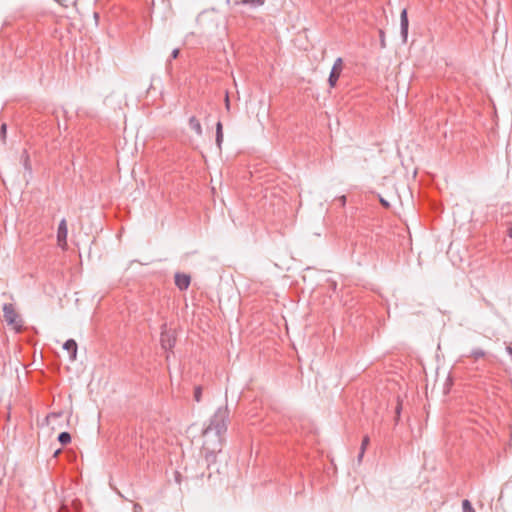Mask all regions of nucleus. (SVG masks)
Here are the masks:
<instances>
[{
    "instance_id": "12",
    "label": "nucleus",
    "mask_w": 512,
    "mask_h": 512,
    "mask_svg": "<svg viewBox=\"0 0 512 512\" xmlns=\"http://www.w3.org/2000/svg\"><path fill=\"white\" fill-rule=\"evenodd\" d=\"M223 143V126L220 121L216 124V144L219 149H221Z\"/></svg>"
},
{
    "instance_id": "6",
    "label": "nucleus",
    "mask_w": 512,
    "mask_h": 512,
    "mask_svg": "<svg viewBox=\"0 0 512 512\" xmlns=\"http://www.w3.org/2000/svg\"><path fill=\"white\" fill-rule=\"evenodd\" d=\"M408 27H409V20H408L407 9H403L400 14V28H401L402 40L404 43L407 42Z\"/></svg>"
},
{
    "instance_id": "22",
    "label": "nucleus",
    "mask_w": 512,
    "mask_h": 512,
    "mask_svg": "<svg viewBox=\"0 0 512 512\" xmlns=\"http://www.w3.org/2000/svg\"><path fill=\"white\" fill-rule=\"evenodd\" d=\"M507 236L509 238H512V226L508 227V229H507Z\"/></svg>"
},
{
    "instance_id": "20",
    "label": "nucleus",
    "mask_w": 512,
    "mask_h": 512,
    "mask_svg": "<svg viewBox=\"0 0 512 512\" xmlns=\"http://www.w3.org/2000/svg\"><path fill=\"white\" fill-rule=\"evenodd\" d=\"M179 55V49H174L171 53V59H176Z\"/></svg>"
},
{
    "instance_id": "5",
    "label": "nucleus",
    "mask_w": 512,
    "mask_h": 512,
    "mask_svg": "<svg viewBox=\"0 0 512 512\" xmlns=\"http://www.w3.org/2000/svg\"><path fill=\"white\" fill-rule=\"evenodd\" d=\"M175 342V337L169 331L163 330L161 332L160 343L164 350H172Z\"/></svg>"
},
{
    "instance_id": "13",
    "label": "nucleus",
    "mask_w": 512,
    "mask_h": 512,
    "mask_svg": "<svg viewBox=\"0 0 512 512\" xmlns=\"http://www.w3.org/2000/svg\"><path fill=\"white\" fill-rule=\"evenodd\" d=\"M486 356V352L482 350L481 348H475L470 352L469 357L474 358L475 360H478L479 358H483Z\"/></svg>"
},
{
    "instance_id": "17",
    "label": "nucleus",
    "mask_w": 512,
    "mask_h": 512,
    "mask_svg": "<svg viewBox=\"0 0 512 512\" xmlns=\"http://www.w3.org/2000/svg\"><path fill=\"white\" fill-rule=\"evenodd\" d=\"M369 443H370L369 436L368 435L364 436L363 439H362V443H361L360 449L366 451Z\"/></svg>"
},
{
    "instance_id": "14",
    "label": "nucleus",
    "mask_w": 512,
    "mask_h": 512,
    "mask_svg": "<svg viewBox=\"0 0 512 512\" xmlns=\"http://www.w3.org/2000/svg\"><path fill=\"white\" fill-rule=\"evenodd\" d=\"M58 441L62 444V445H67L71 442V435L70 433L68 432H61L59 435H58Z\"/></svg>"
},
{
    "instance_id": "7",
    "label": "nucleus",
    "mask_w": 512,
    "mask_h": 512,
    "mask_svg": "<svg viewBox=\"0 0 512 512\" xmlns=\"http://www.w3.org/2000/svg\"><path fill=\"white\" fill-rule=\"evenodd\" d=\"M175 285L180 290H186L190 285V277L187 274L176 273L175 274Z\"/></svg>"
},
{
    "instance_id": "3",
    "label": "nucleus",
    "mask_w": 512,
    "mask_h": 512,
    "mask_svg": "<svg viewBox=\"0 0 512 512\" xmlns=\"http://www.w3.org/2000/svg\"><path fill=\"white\" fill-rule=\"evenodd\" d=\"M342 69H343V60L341 57H338L333 64V67L331 69V72H330V75L328 78L330 87L336 86L337 81L341 75Z\"/></svg>"
},
{
    "instance_id": "18",
    "label": "nucleus",
    "mask_w": 512,
    "mask_h": 512,
    "mask_svg": "<svg viewBox=\"0 0 512 512\" xmlns=\"http://www.w3.org/2000/svg\"><path fill=\"white\" fill-rule=\"evenodd\" d=\"M380 45L382 48L386 47L385 33L383 30H379Z\"/></svg>"
},
{
    "instance_id": "21",
    "label": "nucleus",
    "mask_w": 512,
    "mask_h": 512,
    "mask_svg": "<svg viewBox=\"0 0 512 512\" xmlns=\"http://www.w3.org/2000/svg\"><path fill=\"white\" fill-rule=\"evenodd\" d=\"M364 453H365V451L360 449V452H359L358 457H357L358 463L362 462Z\"/></svg>"
},
{
    "instance_id": "23",
    "label": "nucleus",
    "mask_w": 512,
    "mask_h": 512,
    "mask_svg": "<svg viewBox=\"0 0 512 512\" xmlns=\"http://www.w3.org/2000/svg\"><path fill=\"white\" fill-rule=\"evenodd\" d=\"M340 201H341V205L344 206L345 203H346V197L345 196H341L340 197Z\"/></svg>"
},
{
    "instance_id": "25",
    "label": "nucleus",
    "mask_w": 512,
    "mask_h": 512,
    "mask_svg": "<svg viewBox=\"0 0 512 512\" xmlns=\"http://www.w3.org/2000/svg\"><path fill=\"white\" fill-rule=\"evenodd\" d=\"M226 102H227V106L229 105V98L228 96L226 97Z\"/></svg>"
},
{
    "instance_id": "19",
    "label": "nucleus",
    "mask_w": 512,
    "mask_h": 512,
    "mask_svg": "<svg viewBox=\"0 0 512 512\" xmlns=\"http://www.w3.org/2000/svg\"><path fill=\"white\" fill-rule=\"evenodd\" d=\"M7 126L6 124H2L0 128V137L4 141L6 139Z\"/></svg>"
},
{
    "instance_id": "8",
    "label": "nucleus",
    "mask_w": 512,
    "mask_h": 512,
    "mask_svg": "<svg viewBox=\"0 0 512 512\" xmlns=\"http://www.w3.org/2000/svg\"><path fill=\"white\" fill-rule=\"evenodd\" d=\"M63 348L68 351V353L70 355V360L71 361L76 360V356H77V343H76L75 340H73V339L67 340L64 343Z\"/></svg>"
},
{
    "instance_id": "4",
    "label": "nucleus",
    "mask_w": 512,
    "mask_h": 512,
    "mask_svg": "<svg viewBox=\"0 0 512 512\" xmlns=\"http://www.w3.org/2000/svg\"><path fill=\"white\" fill-rule=\"evenodd\" d=\"M67 235H68V228H67V222L65 219H62L59 223L58 230H57V243L58 246L62 249H65L67 247Z\"/></svg>"
},
{
    "instance_id": "16",
    "label": "nucleus",
    "mask_w": 512,
    "mask_h": 512,
    "mask_svg": "<svg viewBox=\"0 0 512 512\" xmlns=\"http://www.w3.org/2000/svg\"><path fill=\"white\" fill-rule=\"evenodd\" d=\"M201 397H202V387L201 386H196L195 389H194V400L196 402H200L201 401Z\"/></svg>"
},
{
    "instance_id": "15",
    "label": "nucleus",
    "mask_w": 512,
    "mask_h": 512,
    "mask_svg": "<svg viewBox=\"0 0 512 512\" xmlns=\"http://www.w3.org/2000/svg\"><path fill=\"white\" fill-rule=\"evenodd\" d=\"M462 509L463 512H475V509L473 508L471 502L467 499L463 500Z\"/></svg>"
},
{
    "instance_id": "1",
    "label": "nucleus",
    "mask_w": 512,
    "mask_h": 512,
    "mask_svg": "<svg viewBox=\"0 0 512 512\" xmlns=\"http://www.w3.org/2000/svg\"><path fill=\"white\" fill-rule=\"evenodd\" d=\"M229 411L227 407H219L209 419L208 425L202 432V451L209 462L221 452L224 435L228 428Z\"/></svg>"
},
{
    "instance_id": "9",
    "label": "nucleus",
    "mask_w": 512,
    "mask_h": 512,
    "mask_svg": "<svg viewBox=\"0 0 512 512\" xmlns=\"http://www.w3.org/2000/svg\"><path fill=\"white\" fill-rule=\"evenodd\" d=\"M265 3V0H235L234 6L248 5L252 8L260 7Z\"/></svg>"
},
{
    "instance_id": "24",
    "label": "nucleus",
    "mask_w": 512,
    "mask_h": 512,
    "mask_svg": "<svg viewBox=\"0 0 512 512\" xmlns=\"http://www.w3.org/2000/svg\"><path fill=\"white\" fill-rule=\"evenodd\" d=\"M381 203L384 205V206H388V203L385 201V200H381Z\"/></svg>"
},
{
    "instance_id": "10",
    "label": "nucleus",
    "mask_w": 512,
    "mask_h": 512,
    "mask_svg": "<svg viewBox=\"0 0 512 512\" xmlns=\"http://www.w3.org/2000/svg\"><path fill=\"white\" fill-rule=\"evenodd\" d=\"M189 127L196 133V135H198V136L202 135L203 130H202L201 123L195 116H191L189 118Z\"/></svg>"
},
{
    "instance_id": "2",
    "label": "nucleus",
    "mask_w": 512,
    "mask_h": 512,
    "mask_svg": "<svg viewBox=\"0 0 512 512\" xmlns=\"http://www.w3.org/2000/svg\"><path fill=\"white\" fill-rule=\"evenodd\" d=\"M3 314L8 325H12L16 329L21 328V320L19 319V315L12 304L6 303L3 305Z\"/></svg>"
},
{
    "instance_id": "11",
    "label": "nucleus",
    "mask_w": 512,
    "mask_h": 512,
    "mask_svg": "<svg viewBox=\"0 0 512 512\" xmlns=\"http://www.w3.org/2000/svg\"><path fill=\"white\" fill-rule=\"evenodd\" d=\"M21 162L24 166V169L25 171H27L29 173V175L32 174V166H31V163H30V157H29V154L26 150H24L22 152V155H21Z\"/></svg>"
}]
</instances>
